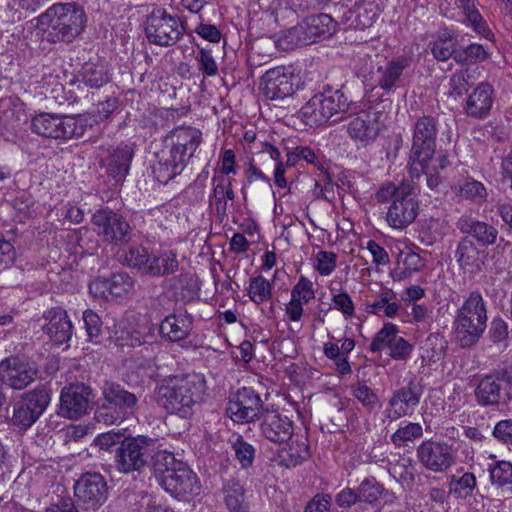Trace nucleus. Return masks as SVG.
<instances>
[{
    "label": "nucleus",
    "instance_id": "1",
    "mask_svg": "<svg viewBox=\"0 0 512 512\" xmlns=\"http://www.w3.org/2000/svg\"><path fill=\"white\" fill-rule=\"evenodd\" d=\"M202 141L200 130L181 126L162 139L161 148L154 152L151 164L155 179L162 184L180 175Z\"/></svg>",
    "mask_w": 512,
    "mask_h": 512
},
{
    "label": "nucleus",
    "instance_id": "2",
    "mask_svg": "<svg viewBox=\"0 0 512 512\" xmlns=\"http://www.w3.org/2000/svg\"><path fill=\"white\" fill-rule=\"evenodd\" d=\"M206 390L203 374H179L161 380L155 388V398L167 413L189 419L204 401Z\"/></svg>",
    "mask_w": 512,
    "mask_h": 512
},
{
    "label": "nucleus",
    "instance_id": "3",
    "mask_svg": "<svg viewBox=\"0 0 512 512\" xmlns=\"http://www.w3.org/2000/svg\"><path fill=\"white\" fill-rule=\"evenodd\" d=\"M37 27L50 43L72 42L86 25V14L76 3H57L37 18Z\"/></svg>",
    "mask_w": 512,
    "mask_h": 512
},
{
    "label": "nucleus",
    "instance_id": "4",
    "mask_svg": "<svg viewBox=\"0 0 512 512\" xmlns=\"http://www.w3.org/2000/svg\"><path fill=\"white\" fill-rule=\"evenodd\" d=\"M378 202L391 201L386 221L394 229H404L412 224L419 213L416 187L412 181L404 180L399 184L389 182L383 185L375 195Z\"/></svg>",
    "mask_w": 512,
    "mask_h": 512
},
{
    "label": "nucleus",
    "instance_id": "5",
    "mask_svg": "<svg viewBox=\"0 0 512 512\" xmlns=\"http://www.w3.org/2000/svg\"><path fill=\"white\" fill-rule=\"evenodd\" d=\"M154 472L159 484L175 498L186 499L200 493L201 485L197 475L170 452H158Z\"/></svg>",
    "mask_w": 512,
    "mask_h": 512
},
{
    "label": "nucleus",
    "instance_id": "6",
    "mask_svg": "<svg viewBox=\"0 0 512 512\" xmlns=\"http://www.w3.org/2000/svg\"><path fill=\"white\" fill-rule=\"evenodd\" d=\"M487 326V309L482 295L473 291L458 309L454 330L461 347H471L481 338Z\"/></svg>",
    "mask_w": 512,
    "mask_h": 512
},
{
    "label": "nucleus",
    "instance_id": "7",
    "mask_svg": "<svg viewBox=\"0 0 512 512\" xmlns=\"http://www.w3.org/2000/svg\"><path fill=\"white\" fill-rule=\"evenodd\" d=\"M157 441L147 436L125 438L115 452L116 468L121 473L141 472L156 462Z\"/></svg>",
    "mask_w": 512,
    "mask_h": 512
},
{
    "label": "nucleus",
    "instance_id": "8",
    "mask_svg": "<svg viewBox=\"0 0 512 512\" xmlns=\"http://www.w3.org/2000/svg\"><path fill=\"white\" fill-rule=\"evenodd\" d=\"M91 124L88 117L40 113L31 119L30 128L37 135L52 139L82 137Z\"/></svg>",
    "mask_w": 512,
    "mask_h": 512
},
{
    "label": "nucleus",
    "instance_id": "9",
    "mask_svg": "<svg viewBox=\"0 0 512 512\" xmlns=\"http://www.w3.org/2000/svg\"><path fill=\"white\" fill-rule=\"evenodd\" d=\"M102 394L107 404L102 405L95 412V418L100 423L112 425L120 422L132 415L137 407V396L120 384L106 382L102 388Z\"/></svg>",
    "mask_w": 512,
    "mask_h": 512
},
{
    "label": "nucleus",
    "instance_id": "10",
    "mask_svg": "<svg viewBox=\"0 0 512 512\" xmlns=\"http://www.w3.org/2000/svg\"><path fill=\"white\" fill-rule=\"evenodd\" d=\"M50 401V390L44 385L23 393L13 407V425L21 429L31 427L47 409Z\"/></svg>",
    "mask_w": 512,
    "mask_h": 512
},
{
    "label": "nucleus",
    "instance_id": "11",
    "mask_svg": "<svg viewBox=\"0 0 512 512\" xmlns=\"http://www.w3.org/2000/svg\"><path fill=\"white\" fill-rule=\"evenodd\" d=\"M181 21L164 9L154 10L145 22V34L150 43L159 46L174 45L184 34Z\"/></svg>",
    "mask_w": 512,
    "mask_h": 512
},
{
    "label": "nucleus",
    "instance_id": "12",
    "mask_svg": "<svg viewBox=\"0 0 512 512\" xmlns=\"http://www.w3.org/2000/svg\"><path fill=\"white\" fill-rule=\"evenodd\" d=\"M436 137V119L426 115L420 117L414 124L410 160L426 166L435 153Z\"/></svg>",
    "mask_w": 512,
    "mask_h": 512
},
{
    "label": "nucleus",
    "instance_id": "13",
    "mask_svg": "<svg viewBox=\"0 0 512 512\" xmlns=\"http://www.w3.org/2000/svg\"><path fill=\"white\" fill-rule=\"evenodd\" d=\"M416 456L427 470L442 473L455 464L456 450L444 441L426 440L417 447Z\"/></svg>",
    "mask_w": 512,
    "mask_h": 512
},
{
    "label": "nucleus",
    "instance_id": "14",
    "mask_svg": "<svg viewBox=\"0 0 512 512\" xmlns=\"http://www.w3.org/2000/svg\"><path fill=\"white\" fill-rule=\"evenodd\" d=\"M92 222L96 233L109 243L125 244L131 239L132 230L127 220L110 209L96 211Z\"/></svg>",
    "mask_w": 512,
    "mask_h": 512
},
{
    "label": "nucleus",
    "instance_id": "15",
    "mask_svg": "<svg viewBox=\"0 0 512 512\" xmlns=\"http://www.w3.org/2000/svg\"><path fill=\"white\" fill-rule=\"evenodd\" d=\"M38 375L36 365L19 357H8L0 362V379L13 390H23L32 384Z\"/></svg>",
    "mask_w": 512,
    "mask_h": 512
},
{
    "label": "nucleus",
    "instance_id": "16",
    "mask_svg": "<svg viewBox=\"0 0 512 512\" xmlns=\"http://www.w3.org/2000/svg\"><path fill=\"white\" fill-rule=\"evenodd\" d=\"M74 493L84 509L95 510L106 501L108 487L101 474L87 472L75 483Z\"/></svg>",
    "mask_w": 512,
    "mask_h": 512
},
{
    "label": "nucleus",
    "instance_id": "17",
    "mask_svg": "<svg viewBox=\"0 0 512 512\" xmlns=\"http://www.w3.org/2000/svg\"><path fill=\"white\" fill-rule=\"evenodd\" d=\"M263 402L251 388L243 387L230 399L227 415L236 423L252 422L261 412Z\"/></svg>",
    "mask_w": 512,
    "mask_h": 512
},
{
    "label": "nucleus",
    "instance_id": "18",
    "mask_svg": "<svg viewBox=\"0 0 512 512\" xmlns=\"http://www.w3.org/2000/svg\"><path fill=\"white\" fill-rule=\"evenodd\" d=\"M422 391L416 383L410 381L406 386L393 392L385 410L391 421L411 416L420 403Z\"/></svg>",
    "mask_w": 512,
    "mask_h": 512
},
{
    "label": "nucleus",
    "instance_id": "19",
    "mask_svg": "<svg viewBox=\"0 0 512 512\" xmlns=\"http://www.w3.org/2000/svg\"><path fill=\"white\" fill-rule=\"evenodd\" d=\"M93 398L92 389L84 384L63 388L60 396L61 415L70 419L85 415Z\"/></svg>",
    "mask_w": 512,
    "mask_h": 512
},
{
    "label": "nucleus",
    "instance_id": "20",
    "mask_svg": "<svg viewBox=\"0 0 512 512\" xmlns=\"http://www.w3.org/2000/svg\"><path fill=\"white\" fill-rule=\"evenodd\" d=\"M261 434L274 443L288 441L293 435V422L286 415L276 411H265L260 423Z\"/></svg>",
    "mask_w": 512,
    "mask_h": 512
},
{
    "label": "nucleus",
    "instance_id": "21",
    "mask_svg": "<svg viewBox=\"0 0 512 512\" xmlns=\"http://www.w3.org/2000/svg\"><path fill=\"white\" fill-rule=\"evenodd\" d=\"M292 74L285 67H276L263 75V92L271 100L284 99L294 92Z\"/></svg>",
    "mask_w": 512,
    "mask_h": 512
},
{
    "label": "nucleus",
    "instance_id": "22",
    "mask_svg": "<svg viewBox=\"0 0 512 512\" xmlns=\"http://www.w3.org/2000/svg\"><path fill=\"white\" fill-rule=\"evenodd\" d=\"M493 102V86L488 82H481L468 95L463 109L469 117L484 119L489 115Z\"/></svg>",
    "mask_w": 512,
    "mask_h": 512
},
{
    "label": "nucleus",
    "instance_id": "23",
    "mask_svg": "<svg viewBox=\"0 0 512 512\" xmlns=\"http://www.w3.org/2000/svg\"><path fill=\"white\" fill-rule=\"evenodd\" d=\"M349 136L354 141L363 144L373 142L379 133V123L374 113L362 111L352 117L347 128Z\"/></svg>",
    "mask_w": 512,
    "mask_h": 512
},
{
    "label": "nucleus",
    "instance_id": "24",
    "mask_svg": "<svg viewBox=\"0 0 512 512\" xmlns=\"http://www.w3.org/2000/svg\"><path fill=\"white\" fill-rule=\"evenodd\" d=\"M44 317L48 322L43 329L55 344L61 345L71 339L73 326L66 311L53 308Z\"/></svg>",
    "mask_w": 512,
    "mask_h": 512
},
{
    "label": "nucleus",
    "instance_id": "25",
    "mask_svg": "<svg viewBox=\"0 0 512 512\" xmlns=\"http://www.w3.org/2000/svg\"><path fill=\"white\" fill-rule=\"evenodd\" d=\"M134 156L133 148L128 144H120L113 149L107 160V174L115 183L123 182L129 173Z\"/></svg>",
    "mask_w": 512,
    "mask_h": 512
},
{
    "label": "nucleus",
    "instance_id": "26",
    "mask_svg": "<svg viewBox=\"0 0 512 512\" xmlns=\"http://www.w3.org/2000/svg\"><path fill=\"white\" fill-rule=\"evenodd\" d=\"M456 227L460 232L471 235L485 246L493 245L497 240L498 231L494 226L471 216H461L456 222Z\"/></svg>",
    "mask_w": 512,
    "mask_h": 512
},
{
    "label": "nucleus",
    "instance_id": "27",
    "mask_svg": "<svg viewBox=\"0 0 512 512\" xmlns=\"http://www.w3.org/2000/svg\"><path fill=\"white\" fill-rule=\"evenodd\" d=\"M377 65V70L372 79L377 86L385 91H390L400 81L403 71L409 66V61L405 57H398L391 61H383Z\"/></svg>",
    "mask_w": 512,
    "mask_h": 512
},
{
    "label": "nucleus",
    "instance_id": "28",
    "mask_svg": "<svg viewBox=\"0 0 512 512\" xmlns=\"http://www.w3.org/2000/svg\"><path fill=\"white\" fill-rule=\"evenodd\" d=\"M454 4L456 8L461 11L464 17L463 23L466 26L472 28L477 35L488 40H493L494 34L479 12L476 0H455Z\"/></svg>",
    "mask_w": 512,
    "mask_h": 512
},
{
    "label": "nucleus",
    "instance_id": "29",
    "mask_svg": "<svg viewBox=\"0 0 512 512\" xmlns=\"http://www.w3.org/2000/svg\"><path fill=\"white\" fill-rule=\"evenodd\" d=\"M380 14V8L376 0H358L349 9L345 17L357 28L371 27Z\"/></svg>",
    "mask_w": 512,
    "mask_h": 512
},
{
    "label": "nucleus",
    "instance_id": "30",
    "mask_svg": "<svg viewBox=\"0 0 512 512\" xmlns=\"http://www.w3.org/2000/svg\"><path fill=\"white\" fill-rule=\"evenodd\" d=\"M401 305L396 300V293L389 288H383L373 302H367L365 311L368 314L394 318L398 315Z\"/></svg>",
    "mask_w": 512,
    "mask_h": 512
},
{
    "label": "nucleus",
    "instance_id": "31",
    "mask_svg": "<svg viewBox=\"0 0 512 512\" xmlns=\"http://www.w3.org/2000/svg\"><path fill=\"white\" fill-rule=\"evenodd\" d=\"M223 501L230 512H247L245 489L238 479L230 478L222 486Z\"/></svg>",
    "mask_w": 512,
    "mask_h": 512
},
{
    "label": "nucleus",
    "instance_id": "32",
    "mask_svg": "<svg viewBox=\"0 0 512 512\" xmlns=\"http://www.w3.org/2000/svg\"><path fill=\"white\" fill-rule=\"evenodd\" d=\"M82 82L91 88H101L110 80L108 64L105 60L95 59L84 63L81 69Z\"/></svg>",
    "mask_w": 512,
    "mask_h": 512
},
{
    "label": "nucleus",
    "instance_id": "33",
    "mask_svg": "<svg viewBox=\"0 0 512 512\" xmlns=\"http://www.w3.org/2000/svg\"><path fill=\"white\" fill-rule=\"evenodd\" d=\"M191 331V321L186 317L168 315L160 325L161 334L172 342L187 338Z\"/></svg>",
    "mask_w": 512,
    "mask_h": 512
},
{
    "label": "nucleus",
    "instance_id": "34",
    "mask_svg": "<svg viewBox=\"0 0 512 512\" xmlns=\"http://www.w3.org/2000/svg\"><path fill=\"white\" fill-rule=\"evenodd\" d=\"M303 27L307 30L312 43L320 38L331 36L335 30V22L328 14L312 15L303 21Z\"/></svg>",
    "mask_w": 512,
    "mask_h": 512
},
{
    "label": "nucleus",
    "instance_id": "35",
    "mask_svg": "<svg viewBox=\"0 0 512 512\" xmlns=\"http://www.w3.org/2000/svg\"><path fill=\"white\" fill-rule=\"evenodd\" d=\"M475 396L480 405H498L502 398V387L490 374L485 375L476 387Z\"/></svg>",
    "mask_w": 512,
    "mask_h": 512
},
{
    "label": "nucleus",
    "instance_id": "36",
    "mask_svg": "<svg viewBox=\"0 0 512 512\" xmlns=\"http://www.w3.org/2000/svg\"><path fill=\"white\" fill-rule=\"evenodd\" d=\"M321 97L319 93L314 95L300 110L304 122L311 127L322 125L330 119L323 101H320Z\"/></svg>",
    "mask_w": 512,
    "mask_h": 512
},
{
    "label": "nucleus",
    "instance_id": "37",
    "mask_svg": "<svg viewBox=\"0 0 512 512\" xmlns=\"http://www.w3.org/2000/svg\"><path fill=\"white\" fill-rule=\"evenodd\" d=\"M152 263L148 275L161 277L174 274L179 267L177 254L172 250H165L159 254H153Z\"/></svg>",
    "mask_w": 512,
    "mask_h": 512
},
{
    "label": "nucleus",
    "instance_id": "38",
    "mask_svg": "<svg viewBox=\"0 0 512 512\" xmlns=\"http://www.w3.org/2000/svg\"><path fill=\"white\" fill-rule=\"evenodd\" d=\"M455 257L462 269L468 271L479 269V250L470 239L463 238L459 242Z\"/></svg>",
    "mask_w": 512,
    "mask_h": 512
},
{
    "label": "nucleus",
    "instance_id": "39",
    "mask_svg": "<svg viewBox=\"0 0 512 512\" xmlns=\"http://www.w3.org/2000/svg\"><path fill=\"white\" fill-rule=\"evenodd\" d=\"M312 44L303 22L293 26L282 33L277 40V45L282 50H292L303 45Z\"/></svg>",
    "mask_w": 512,
    "mask_h": 512
},
{
    "label": "nucleus",
    "instance_id": "40",
    "mask_svg": "<svg viewBox=\"0 0 512 512\" xmlns=\"http://www.w3.org/2000/svg\"><path fill=\"white\" fill-rule=\"evenodd\" d=\"M489 57L485 47L478 43H472L457 49L454 61L461 66H469L487 60Z\"/></svg>",
    "mask_w": 512,
    "mask_h": 512
},
{
    "label": "nucleus",
    "instance_id": "41",
    "mask_svg": "<svg viewBox=\"0 0 512 512\" xmlns=\"http://www.w3.org/2000/svg\"><path fill=\"white\" fill-rule=\"evenodd\" d=\"M309 447L305 441H293L288 449L280 454V463L286 468L296 467L309 459Z\"/></svg>",
    "mask_w": 512,
    "mask_h": 512
},
{
    "label": "nucleus",
    "instance_id": "42",
    "mask_svg": "<svg viewBox=\"0 0 512 512\" xmlns=\"http://www.w3.org/2000/svg\"><path fill=\"white\" fill-rule=\"evenodd\" d=\"M319 95L322 96L320 101H323L330 118L335 114L345 112L349 107L348 99L341 90L328 89Z\"/></svg>",
    "mask_w": 512,
    "mask_h": 512
},
{
    "label": "nucleus",
    "instance_id": "43",
    "mask_svg": "<svg viewBox=\"0 0 512 512\" xmlns=\"http://www.w3.org/2000/svg\"><path fill=\"white\" fill-rule=\"evenodd\" d=\"M153 254L145 247L137 246L129 248L125 255L127 264L142 273L148 275L152 263Z\"/></svg>",
    "mask_w": 512,
    "mask_h": 512
},
{
    "label": "nucleus",
    "instance_id": "44",
    "mask_svg": "<svg viewBox=\"0 0 512 512\" xmlns=\"http://www.w3.org/2000/svg\"><path fill=\"white\" fill-rule=\"evenodd\" d=\"M350 389L351 395L367 410L373 411L381 406L380 398L365 382H357Z\"/></svg>",
    "mask_w": 512,
    "mask_h": 512
},
{
    "label": "nucleus",
    "instance_id": "45",
    "mask_svg": "<svg viewBox=\"0 0 512 512\" xmlns=\"http://www.w3.org/2000/svg\"><path fill=\"white\" fill-rule=\"evenodd\" d=\"M450 493L457 498L470 497L476 488V477L473 473L466 472L460 478L452 476L449 483Z\"/></svg>",
    "mask_w": 512,
    "mask_h": 512
},
{
    "label": "nucleus",
    "instance_id": "46",
    "mask_svg": "<svg viewBox=\"0 0 512 512\" xmlns=\"http://www.w3.org/2000/svg\"><path fill=\"white\" fill-rule=\"evenodd\" d=\"M248 295L256 304L266 302L272 297V284L263 276H256L250 280Z\"/></svg>",
    "mask_w": 512,
    "mask_h": 512
},
{
    "label": "nucleus",
    "instance_id": "47",
    "mask_svg": "<svg viewBox=\"0 0 512 512\" xmlns=\"http://www.w3.org/2000/svg\"><path fill=\"white\" fill-rule=\"evenodd\" d=\"M423 436V428L419 423L409 422L400 426L391 436V442L397 446H405L408 442L420 439Z\"/></svg>",
    "mask_w": 512,
    "mask_h": 512
},
{
    "label": "nucleus",
    "instance_id": "48",
    "mask_svg": "<svg viewBox=\"0 0 512 512\" xmlns=\"http://www.w3.org/2000/svg\"><path fill=\"white\" fill-rule=\"evenodd\" d=\"M231 444L236 459L239 461L241 467L244 469L251 467L255 458L254 447L246 442L241 435L235 436Z\"/></svg>",
    "mask_w": 512,
    "mask_h": 512
},
{
    "label": "nucleus",
    "instance_id": "49",
    "mask_svg": "<svg viewBox=\"0 0 512 512\" xmlns=\"http://www.w3.org/2000/svg\"><path fill=\"white\" fill-rule=\"evenodd\" d=\"M472 74L469 69H463L453 73L449 80L448 95L453 97H460L466 93L469 87L473 84Z\"/></svg>",
    "mask_w": 512,
    "mask_h": 512
},
{
    "label": "nucleus",
    "instance_id": "50",
    "mask_svg": "<svg viewBox=\"0 0 512 512\" xmlns=\"http://www.w3.org/2000/svg\"><path fill=\"white\" fill-rule=\"evenodd\" d=\"M458 195L475 203H482L487 198V190L480 181L470 179L460 185Z\"/></svg>",
    "mask_w": 512,
    "mask_h": 512
},
{
    "label": "nucleus",
    "instance_id": "51",
    "mask_svg": "<svg viewBox=\"0 0 512 512\" xmlns=\"http://www.w3.org/2000/svg\"><path fill=\"white\" fill-rule=\"evenodd\" d=\"M398 328L395 324L386 323L383 328L377 332L370 344V350L373 352L381 351L385 346L390 347L398 337Z\"/></svg>",
    "mask_w": 512,
    "mask_h": 512
},
{
    "label": "nucleus",
    "instance_id": "52",
    "mask_svg": "<svg viewBox=\"0 0 512 512\" xmlns=\"http://www.w3.org/2000/svg\"><path fill=\"white\" fill-rule=\"evenodd\" d=\"M109 290L112 297L121 298L129 294L134 287V280L126 273H116L109 278Z\"/></svg>",
    "mask_w": 512,
    "mask_h": 512
},
{
    "label": "nucleus",
    "instance_id": "53",
    "mask_svg": "<svg viewBox=\"0 0 512 512\" xmlns=\"http://www.w3.org/2000/svg\"><path fill=\"white\" fill-rule=\"evenodd\" d=\"M489 471L492 484L498 487L512 484V463L499 461L493 467H490Z\"/></svg>",
    "mask_w": 512,
    "mask_h": 512
},
{
    "label": "nucleus",
    "instance_id": "54",
    "mask_svg": "<svg viewBox=\"0 0 512 512\" xmlns=\"http://www.w3.org/2000/svg\"><path fill=\"white\" fill-rule=\"evenodd\" d=\"M198 65V70L204 76L214 77L218 74V65L212 55L211 49L200 48L195 56Z\"/></svg>",
    "mask_w": 512,
    "mask_h": 512
},
{
    "label": "nucleus",
    "instance_id": "55",
    "mask_svg": "<svg viewBox=\"0 0 512 512\" xmlns=\"http://www.w3.org/2000/svg\"><path fill=\"white\" fill-rule=\"evenodd\" d=\"M423 360L435 362L443 354V341L435 334L429 335L421 346Z\"/></svg>",
    "mask_w": 512,
    "mask_h": 512
},
{
    "label": "nucleus",
    "instance_id": "56",
    "mask_svg": "<svg viewBox=\"0 0 512 512\" xmlns=\"http://www.w3.org/2000/svg\"><path fill=\"white\" fill-rule=\"evenodd\" d=\"M457 49L451 38H439L431 44V53L438 61L454 59Z\"/></svg>",
    "mask_w": 512,
    "mask_h": 512
},
{
    "label": "nucleus",
    "instance_id": "57",
    "mask_svg": "<svg viewBox=\"0 0 512 512\" xmlns=\"http://www.w3.org/2000/svg\"><path fill=\"white\" fill-rule=\"evenodd\" d=\"M291 297L299 300L303 304H308L315 298L313 283L310 279L301 276L299 281L294 285L291 290Z\"/></svg>",
    "mask_w": 512,
    "mask_h": 512
},
{
    "label": "nucleus",
    "instance_id": "58",
    "mask_svg": "<svg viewBox=\"0 0 512 512\" xmlns=\"http://www.w3.org/2000/svg\"><path fill=\"white\" fill-rule=\"evenodd\" d=\"M357 493L360 501L373 503L381 494V486L377 483L375 478H366L359 485Z\"/></svg>",
    "mask_w": 512,
    "mask_h": 512
},
{
    "label": "nucleus",
    "instance_id": "59",
    "mask_svg": "<svg viewBox=\"0 0 512 512\" xmlns=\"http://www.w3.org/2000/svg\"><path fill=\"white\" fill-rule=\"evenodd\" d=\"M384 58L379 54H363L357 58L359 72L364 76H370V80L374 79L377 70V65L382 63Z\"/></svg>",
    "mask_w": 512,
    "mask_h": 512
},
{
    "label": "nucleus",
    "instance_id": "60",
    "mask_svg": "<svg viewBox=\"0 0 512 512\" xmlns=\"http://www.w3.org/2000/svg\"><path fill=\"white\" fill-rule=\"evenodd\" d=\"M337 255L330 251H320L316 255L315 268L322 276L330 275L336 267Z\"/></svg>",
    "mask_w": 512,
    "mask_h": 512
},
{
    "label": "nucleus",
    "instance_id": "61",
    "mask_svg": "<svg viewBox=\"0 0 512 512\" xmlns=\"http://www.w3.org/2000/svg\"><path fill=\"white\" fill-rule=\"evenodd\" d=\"M117 100L115 98H109L104 102H100L97 106L96 115H81L80 117H88L91 124L88 127H92L93 123L98 121H104L116 110Z\"/></svg>",
    "mask_w": 512,
    "mask_h": 512
},
{
    "label": "nucleus",
    "instance_id": "62",
    "mask_svg": "<svg viewBox=\"0 0 512 512\" xmlns=\"http://www.w3.org/2000/svg\"><path fill=\"white\" fill-rule=\"evenodd\" d=\"M211 198L214 200L215 214L223 221L227 218L228 211V202L224 193L223 182L214 186Z\"/></svg>",
    "mask_w": 512,
    "mask_h": 512
},
{
    "label": "nucleus",
    "instance_id": "63",
    "mask_svg": "<svg viewBox=\"0 0 512 512\" xmlns=\"http://www.w3.org/2000/svg\"><path fill=\"white\" fill-rule=\"evenodd\" d=\"M85 329L90 341L98 338L101 334L102 321L100 317L92 310H86L83 313Z\"/></svg>",
    "mask_w": 512,
    "mask_h": 512
},
{
    "label": "nucleus",
    "instance_id": "64",
    "mask_svg": "<svg viewBox=\"0 0 512 512\" xmlns=\"http://www.w3.org/2000/svg\"><path fill=\"white\" fill-rule=\"evenodd\" d=\"M334 308L339 310L345 318H350L355 313V306L350 295L343 291L332 295Z\"/></svg>",
    "mask_w": 512,
    "mask_h": 512
}]
</instances>
